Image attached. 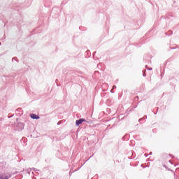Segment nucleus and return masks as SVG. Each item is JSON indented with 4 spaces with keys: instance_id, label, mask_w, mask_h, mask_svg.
Returning a JSON list of instances; mask_svg holds the SVG:
<instances>
[{
    "instance_id": "f257e3e1",
    "label": "nucleus",
    "mask_w": 179,
    "mask_h": 179,
    "mask_svg": "<svg viewBox=\"0 0 179 179\" xmlns=\"http://www.w3.org/2000/svg\"><path fill=\"white\" fill-rule=\"evenodd\" d=\"M14 129L15 131H18L19 132H20V131H23L24 129V123L17 121V122H15L14 124Z\"/></svg>"
},
{
    "instance_id": "f03ea898",
    "label": "nucleus",
    "mask_w": 179,
    "mask_h": 179,
    "mask_svg": "<svg viewBox=\"0 0 179 179\" xmlns=\"http://www.w3.org/2000/svg\"><path fill=\"white\" fill-rule=\"evenodd\" d=\"M12 177V174L10 173H3L0 176V179H10Z\"/></svg>"
},
{
    "instance_id": "7ed1b4c3",
    "label": "nucleus",
    "mask_w": 179,
    "mask_h": 179,
    "mask_svg": "<svg viewBox=\"0 0 179 179\" xmlns=\"http://www.w3.org/2000/svg\"><path fill=\"white\" fill-rule=\"evenodd\" d=\"M82 122H86V120H85L83 118L79 119L76 121V124L77 125V127H79V125H80V124H82Z\"/></svg>"
},
{
    "instance_id": "20e7f679",
    "label": "nucleus",
    "mask_w": 179,
    "mask_h": 179,
    "mask_svg": "<svg viewBox=\"0 0 179 179\" xmlns=\"http://www.w3.org/2000/svg\"><path fill=\"white\" fill-rule=\"evenodd\" d=\"M30 117H31V118H32V120H39L40 119V116H38L36 114H34V113L31 114Z\"/></svg>"
},
{
    "instance_id": "39448f33",
    "label": "nucleus",
    "mask_w": 179,
    "mask_h": 179,
    "mask_svg": "<svg viewBox=\"0 0 179 179\" xmlns=\"http://www.w3.org/2000/svg\"><path fill=\"white\" fill-rule=\"evenodd\" d=\"M143 118H145V120H146L147 118H148V116H144V117ZM143 118H141V119H139V122H141V121H143Z\"/></svg>"
},
{
    "instance_id": "423d86ee",
    "label": "nucleus",
    "mask_w": 179,
    "mask_h": 179,
    "mask_svg": "<svg viewBox=\"0 0 179 179\" xmlns=\"http://www.w3.org/2000/svg\"><path fill=\"white\" fill-rule=\"evenodd\" d=\"M114 89H117V86H115V85H113V90H111V93H113V90H114Z\"/></svg>"
},
{
    "instance_id": "0eeeda50",
    "label": "nucleus",
    "mask_w": 179,
    "mask_h": 179,
    "mask_svg": "<svg viewBox=\"0 0 179 179\" xmlns=\"http://www.w3.org/2000/svg\"><path fill=\"white\" fill-rule=\"evenodd\" d=\"M143 76H146V73H144L143 74Z\"/></svg>"
},
{
    "instance_id": "6e6552de",
    "label": "nucleus",
    "mask_w": 179,
    "mask_h": 179,
    "mask_svg": "<svg viewBox=\"0 0 179 179\" xmlns=\"http://www.w3.org/2000/svg\"><path fill=\"white\" fill-rule=\"evenodd\" d=\"M149 71H152V68H150V69H149Z\"/></svg>"
},
{
    "instance_id": "1a4fd4ad",
    "label": "nucleus",
    "mask_w": 179,
    "mask_h": 179,
    "mask_svg": "<svg viewBox=\"0 0 179 179\" xmlns=\"http://www.w3.org/2000/svg\"><path fill=\"white\" fill-rule=\"evenodd\" d=\"M173 31H170V34H172Z\"/></svg>"
},
{
    "instance_id": "9d476101",
    "label": "nucleus",
    "mask_w": 179,
    "mask_h": 179,
    "mask_svg": "<svg viewBox=\"0 0 179 179\" xmlns=\"http://www.w3.org/2000/svg\"><path fill=\"white\" fill-rule=\"evenodd\" d=\"M13 59H15V57H14V58H13Z\"/></svg>"
},
{
    "instance_id": "9b49d317",
    "label": "nucleus",
    "mask_w": 179,
    "mask_h": 179,
    "mask_svg": "<svg viewBox=\"0 0 179 179\" xmlns=\"http://www.w3.org/2000/svg\"><path fill=\"white\" fill-rule=\"evenodd\" d=\"M150 155H152V152H150Z\"/></svg>"
},
{
    "instance_id": "f8f14e48",
    "label": "nucleus",
    "mask_w": 179,
    "mask_h": 179,
    "mask_svg": "<svg viewBox=\"0 0 179 179\" xmlns=\"http://www.w3.org/2000/svg\"><path fill=\"white\" fill-rule=\"evenodd\" d=\"M0 45H1V43H0Z\"/></svg>"
}]
</instances>
